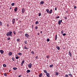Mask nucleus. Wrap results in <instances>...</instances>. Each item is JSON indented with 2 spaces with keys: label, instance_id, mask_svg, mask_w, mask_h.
I'll use <instances>...</instances> for the list:
<instances>
[{
  "label": "nucleus",
  "instance_id": "1",
  "mask_svg": "<svg viewBox=\"0 0 77 77\" xmlns=\"http://www.w3.org/2000/svg\"><path fill=\"white\" fill-rule=\"evenodd\" d=\"M6 35L7 36H12V31H10V32H8L7 34Z\"/></svg>",
  "mask_w": 77,
  "mask_h": 77
},
{
  "label": "nucleus",
  "instance_id": "2",
  "mask_svg": "<svg viewBox=\"0 0 77 77\" xmlns=\"http://www.w3.org/2000/svg\"><path fill=\"white\" fill-rule=\"evenodd\" d=\"M28 66L29 68H32V64L31 63H30L28 65Z\"/></svg>",
  "mask_w": 77,
  "mask_h": 77
},
{
  "label": "nucleus",
  "instance_id": "3",
  "mask_svg": "<svg viewBox=\"0 0 77 77\" xmlns=\"http://www.w3.org/2000/svg\"><path fill=\"white\" fill-rule=\"evenodd\" d=\"M25 36H26V38H29V37L30 36L28 34H25Z\"/></svg>",
  "mask_w": 77,
  "mask_h": 77
},
{
  "label": "nucleus",
  "instance_id": "4",
  "mask_svg": "<svg viewBox=\"0 0 77 77\" xmlns=\"http://www.w3.org/2000/svg\"><path fill=\"white\" fill-rule=\"evenodd\" d=\"M47 77H50V74H49V73H47L46 74Z\"/></svg>",
  "mask_w": 77,
  "mask_h": 77
},
{
  "label": "nucleus",
  "instance_id": "5",
  "mask_svg": "<svg viewBox=\"0 0 77 77\" xmlns=\"http://www.w3.org/2000/svg\"><path fill=\"white\" fill-rule=\"evenodd\" d=\"M12 23H13V24H15V19H13Z\"/></svg>",
  "mask_w": 77,
  "mask_h": 77
},
{
  "label": "nucleus",
  "instance_id": "6",
  "mask_svg": "<svg viewBox=\"0 0 77 77\" xmlns=\"http://www.w3.org/2000/svg\"><path fill=\"white\" fill-rule=\"evenodd\" d=\"M22 11L23 14H24V12H25V9H24V8H22Z\"/></svg>",
  "mask_w": 77,
  "mask_h": 77
},
{
  "label": "nucleus",
  "instance_id": "7",
  "mask_svg": "<svg viewBox=\"0 0 77 77\" xmlns=\"http://www.w3.org/2000/svg\"><path fill=\"white\" fill-rule=\"evenodd\" d=\"M24 62H25V61H24V60H23L22 61V62L21 63V66H23V64H24Z\"/></svg>",
  "mask_w": 77,
  "mask_h": 77
},
{
  "label": "nucleus",
  "instance_id": "8",
  "mask_svg": "<svg viewBox=\"0 0 77 77\" xmlns=\"http://www.w3.org/2000/svg\"><path fill=\"white\" fill-rule=\"evenodd\" d=\"M52 12H53V10L52 9H51V10H50V11L49 12V14H51Z\"/></svg>",
  "mask_w": 77,
  "mask_h": 77
},
{
  "label": "nucleus",
  "instance_id": "9",
  "mask_svg": "<svg viewBox=\"0 0 77 77\" xmlns=\"http://www.w3.org/2000/svg\"><path fill=\"white\" fill-rule=\"evenodd\" d=\"M42 76H43V74H42V73H40L39 75V77H42Z\"/></svg>",
  "mask_w": 77,
  "mask_h": 77
},
{
  "label": "nucleus",
  "instance_id": "10",
  "mask_svg": "<svg viewBox=\"0 0 77 77\" xmlns=\"http://www.w3.org/2000/svg\"><path fill=\"white\" fill-rule=\"evenodd\" d=\"M9 56H12V53L11 52H10L9 53Z\"/></svg>",
  "mask_w": 77,
  "mask_h": 77
},
{
  "label": "nucleus",
  "instance_id": "11",
  "mask_svg": "<svg viewBox=\"0 0 77 77\" xmlns=\"http://www.w3.org/2000/svg\"><path fill=\"white\" fill-rule=\"evenodd\" d=\"M0 52L2 54H3L4 53V51L3 50H1L0 51Z\"/></svg>",
  "mask_w": 77,
  "mask_h": 77
},
{
  "label": "nucleus",
  "instance_id": "12",
  "mask_svg": "<svg viewBox=\"0 0 77 77\" xmlns=\"http://www.w3.org/2000/svg\"><path fill=\"white\" fill-rule=\"evenodd\" d=\"M43 71H44V72H45V73L46 74H47V73H48L47 71L46 70H44Z\"/></svg>",
  "mask_w": 77,
  "mask_h": 77
},
{
  "label": "nucleus",
  "instance_id": "13",
  "mask_svg": "<svg viewBox=\"0 0 77 77\" xmlns=\"http://www.w3.org/2000/svg\"><path fill=\"white\" fill-rule=\"evenodd\" d=\"M58 24L59 25H60V24H61V22H60V20H59L58 22Z\"/></svg>",
  "mask_w": 77,
  "mask_h": 77
},
{
  "label": "nucleus",
  "instance_id": "14",
  "mask_svg": "<svg viewBox=\"0 0 77 77\" xmlns=\"http://www.w3.org/2000/svg\"><path fill=\"white\" fill-rule=\"evenodd\" d=\"M56 48L58 50H60V47H59V46H56Z\"/></svg>",
  "mask_w": 77,
  "mask_h": 77
},
{
  "label": "nucleus",
  "instance_id": "15",
  "mask_svg": "<svg viewBox=\"0 0 77 77\" xmlns=\"http://www.w3.org/2000/svg\"><path fill=\"white\" fill-rule=\"evenodd\" d=\"M14 11H18V9H17V7L16 8L14 9Z\"/></svg>",
  "mask_w": 77,
  "mask_h": 77
},
{
  "label": "nucleus",
  "instance_id": "16",
  "mask_svg": "<svg viewBox=\"0 0 77 77\" xmlns=\"http://www.w3.org/2000/svg\"><path fill=\"white\" fill-rule=\"evenodd\" d=\"M46 11L47 12V13H48V14H49V9H47L46 10Z\"/></svg>",
  "mask_w": 77,
  "mask_h": 77
},
{
  "label": "nucleus",
  "instance_id": "17",
  "mask_svg": "<svg viewBox=\"0 0 77 77\" xmlns=\"http://www.w3.org/2000/svg\"><path fill=\"white\" fill-rule=\"evenodd\" d=\"M44 3V1H42L40 2V4L41 5H43Z\"/></svg>",
  "mask_w": 77,
  "mask_h": 77
},
{
  "label": "nucleus",
  "instance_id": "18",
  "mask_svg": "<svg viewBox=\"0 0 77 77\" xmlns=\"http://www.w3.org/2000/svg\"><path fill=\"white\" fill-rule=\"evenodd\" d=\"M69 76H70V77H72V74L71 73H70L69 74Z\"/></svg>",
  "mask_w": 77,
  "mask_h": 77
},
{
  "label": "nucleus",
  "instance_id": "19",
  "mask_svg": "<svg viewBox=\"0 0 77 77\" xmlns=\"http://www.w3.org/2000/svg\"><path fill=\"white\" fill-rule=\"evenodd\" d=\"M13 69L14 70H17V68H16V67H14L13 68Z\"/></svg>",
  "mask_w": 77,
  "mask_h": 77
},
{
  "label": "nucleus",
  "instance_id": "20",
  "mask_svg": "<svg viewBox=\"0 0 77 77\" xmlns=\"http://www.w3.org/2000/svg\"><path fill=\"white\" fill-rule=\"evenodd\" d=\"M35 24H39V22L38 21H36Z\"/></svg>",
  "mask_w": 77,
  "mask_h": 77
},
{
  "label": "nucleus",
  "instance_id": "21",
  "mask_svg": "<svg viewBox=\"0 0 77 77\" xmlns=\"http://www.w3.org/2000/svg\"><path fill=\"white\" fill-rule=\"evenodd\" d=\"M30 72V70H27V73H29V72Z\"/></svg>",
  "mask_w": 77,
  "mask_h": 77
},
{
  "label": "nucleus",
  "instance_id": "22",
  "mask_svg": "<svg viewBox=\"0 0 77 77\" xmlns=\"http://www.w3.org/2000/svg\"><path fill=\"white\" fill-rule=\"evenodd\" d=\"M3 66L4 67H6V64H4L3 65Z\"/></svg>",
  "mask_w": 77,
  "mask_h": 77
},
{
  "label": "nucleus",
  "instance_id": "23",
  "mask_svg": "<svg viewBox=\"0 0 77 77\" xmlns=\"http://www.w3.org/2000/svg\"><path fill=\"white\" fill-rule=\"evenodd\" d=\"M13 33L14 35H16V32H15V31H13Z\"/></svg>",
  "mask_w": 77,
  "mask_h": 77
},
{
  "label": "nucleus",
  "instance_id": "24",
  "mask_svg": "<svg viewBox=\"0 0 77 77\" xmlns=\"http://www.w3.org/2000/svg\"><path fill=\"white\" fill-rule=\"evenodd\" d=\"M50 68H53V65H51L49 66Z\"/></svg>",
  "mask_w": 77,
  "mask_h": 77
},
{
  "label": "nucleus",
  "instance_id": "25",
  "mask_svg": "<svg viewBox=\"0 0 77 77\" xmlns=\"http://www.w3.org/2000/svg\"><path fill=\"white\" fill-rule=\"evenodd\" d=\"M17 42H20V40L19 38L17 39Z\"/></svg>",
  "mask_w": 77,
  "mask_h": 77
},
{
  "label": "nucleus",
  "instance_id": "26",
  "mask_svg": "<svg viewBox=\"0 0 77 77\" xmlns=\"http://www.w3.org/2000/svg\"><path fill=\"white\" fill-rule=\"evenodd\" d=\"M69 55H70V57H72V56H71V55H72V54H71V53L70 52H69Z\"/></svg>",
  "mask_w": 77,
  "mask_h": 77
},
{
  "label": "nucleus",
  "instance_id": "27",
  "mask_svg": "<svg viewBox=\"0 0 77 77\" xmlns=\"http://www.w3.org/2000/svg\"><path fill=\"white\" fill-rule=\"evenodd\" d=\"M15 58L16 59H19V57L18 56L16 57Z\"/></svg>",
  "mask_w": 77,
  "mask_h": 77
},
{
  "label": "nucleus",
  "instance_id": "28",
  "mask_svg": "<svg viewBox=\"0 0 77 77\" xmlns=\"http://www.w3.org/2000/svg\"><path fill=\"white\" fill-rule=\"evenodd\" d=\"M24 49H29V48H27L26 46H25L24 47Z\"/></svg>",
  "mask_w": 77,
  "mask_h": 77
},
{
  "label": "nucleus",
  "instance_id": "29",
  "mask_svg": "<svg viewBox=\"0 0 77 77\" xmlns=\"http://www.w3.org/2000/svg\"><path fill=\"white\" fill-rule=\"evenodd\" d=\"M2 22L0 21V26H2Z\"/></svg>",
  "mask_w": 77,
  "mask_h": 77
},
{
  "label": "nucleus",
  "instance_id": "30",
  "mask_svg": "<svg viewBox=\"0 0 77 77\" xmlns=\"http://www.w3.org/2000/svg\"><path fill=\"white\" fill-rule=\"evenodd\" d=\"M57 35H55V40H56L57 39Z\"/></svg>",
  "mask_w": 77,
  "mask_h": 77
},
{
  "label": "nucleus",
  "instance_id": "31",
  "mask_svg": "<svg viewBox=\"0 0 77 77\" xmlns=\"http://www.w3.org/2000/svg\"><path fill=\"white\" fill-rule=\"evenodd\" d=\"M64 77H68V75L67 74L65 75Z\"/></svg>",
  "mask_w": 77,
  "mask_h": 77
},
{
  "label": "nucleus",
  "instance_id": "32",
  "mask_svg": "<svg viewBox=\"0 0 77 77\" xmlns=\"http://www.w3.org/2000/svg\"><path fill=\"white\" fill-rule=\"evenodd\" d=\"M47 42H49V41H50V39H49V38L47 39Z\"/></svg>",
  "mask_w": 77,
  "mask_h": 77
},
{
  "label": "nucleus",
  "instance_id": "33",
  "mask_svg": "<svg viewBox=\"0 0 77 77\" xmlns=\"http://www.w3.org/2000/svg\"><path fill=\"white\" fill-rule=\"evenodd\" d=\"M31 53H32V54H35V52H34V51H32V52H31Z\"/></svg>",
  "mask_w": 77,
  "mask_h": 77
},
{
  "label": "nucleus",
  "instance_id": "34",
  "mask_svg": "<svg viewBox=\"0 0 77 77\" xmlns=\"http://www.w3.org/2000/svg\"><path fill=\"white\" fill-rule=\"evenodd\" d=\"M56 75H59V73H58V72H56Z\"/></svg>",
  "mask_w": 77,
  "mask_h": 77
},
{
  "label": "nucleus",
  "instance_id": "35",
  "mask_svg": "<svg viewBox=\"0 0 77 77\" xmlns=\"http://www.w3.org/2000/svg\"><path fill=\"white\" fill-rule=\"evenodd\" d=\"M38 26H35V29H36V30H37L38 29Z\"/></svg>",
  "mask_w": 77,
  "mask_h": 77
},
{
  "label": "nucleus",
  "instance_id": "36",
  "mask_svg": "<svg viewBox=\"0 0 77 77\" xmlns=\"http://www.w3.org/2000/svg\"><path fill=\"white\" fill-rule=\"evenodd\" d=\"M4 75H5V76H7V75H8L6 73H5L4 74Z\"/></svg>",
  "mask_w": 77,
  "mask_h": 77
},
{
  "label": "nucleus",
  "instance_id": "37",
  "mask_svg": "<svg viewBox=\"0 0 77 77\" xmlns=\"http://www.w3.org/2000/svg\"><path fill=\"white\" fill-rule=\"evenodd\" d=\"M15 5V3H12V4H11V5H12V6H14V5Z\"/></svg>",
  "mask_w": 77,
  "mask_h": 77
},
{
  "label": "nucleus",
  "instance_id": "38",
  "mask_svg": "<svg viewBox=\"0 0 77 77\" xmlns=\"http://www.w3.org/2000/svg\"><path fill=\"white\" fill-rule=\"evenodd\" d=\"M12 59L13 60V61H14V60H15L14 59V57H12Z\"/></svg>",
  "mask_w": 77,
  "mask_h": 77
},
{
  "label": "nucleus",
  "instance_id": "39",
  "mask_svg": "<svg viewBox=\"0 0 77 77\" xmlns=\"http://www.w3.org/2000/svg\"><path fill=\"white\" fill-rule=\"evenodd\" d=\"M41 13H39L38 14V16H39V17H40V16H41Z\"/></svg>",
  "mask_w": 77,
  "mask_h": 77
},
{
  "label": "nucleus",
  "instance_id": "40",
  "mask_svg": "<svg viewBox=\"0 0 77 77\" xmlns=\"http://www.w3.org/2000/svg\"><path fill=\"white\" fill-rule=\"evenodd\" d=\"M18 54V55H21V54H22V53H19Z\"/></svg>",
  "mask_w": 77,
  "mask_h": 77
},
{
  "label": "nucleus",
  "instance_id": "41",
  "mask_svg": "<svg viewBox=\"0 0 77 77\" xmlns=\"http://www.w3.org/2000/svg\"><path fill=\"white\" fill-rule=\"evenodd\" d=\"M66 35V33H64V34H63V36H65Z\"/></svg>",
  "mask_w": 77,
  "mask_h": 77
},
{
  "label": "nucleus",
  "instance_id": "42",
  "mask_svg": "<svg viewBox=\"0 0 77 77\" xmlns=\"http://www.w3.org/2000/svg\"><path fill=\"white\" fill-rule=\"evenodd\" d=\"M24 43H25V44H27V41H25L24 42Z\"/></svg>",
  "mask_w": 77,
  "mask_h": 77
},
{
  "label": "nucleus",
  "instance_id": "43",
  "mask_svg": "<svg viewBox=\"0 0 77 77\" xmlns=\"http://www.w3.org/2000/svg\"><path fill=\"white\" fill-rule=\"evenodd\" d=\"M64 18L65 19V20H66V19H67V17H64Z\"/></svg>",
  "mask_w": 77,
  "mask_h": 77
},
{
  "label": "nucleus",
  "instance_id": "44",
  "mask_svg": "<svg viewBox=\"0 0 77 77\" xmlns=\"http://www.w3.org/2000/svg\"><path fill=\"white\" fill-rule=\"evenodd\" d=\"M46 57H47V58H49V56H48V55L47 56H46Z\"/></svg>",
  "mask_w": 77,
  "mask_h": 77
},
{
  "label": "nucleus",
  "instance_id": "45",
  "mask_svg": "<svg viewBox=\"0 0 77 77\" xmlns=\"http://www.w3.org/2000/svg\"><path fill=\"white\" fill-rule=\"evenodd\" d=\"M63 31H61V33L62 34H63Z\"/></svg>",
  "mask_w": 77,
  "mask_h": 77
},
{
  "label": "nucleus",
  "instance_id": "46",
  "mask_svg": "<svg viewBox=\"0 0 77 77\" xmlns=\"http://www.w3.org/2000/svg\"><path fill=\"white\" fill-rule=\"evenodd\" d=\"M10 39H11V38H8V40H10Z\"/></svg>",
  "mask_w": 77,
  "mask_h": 77
},
{
  "label": "nucleus",
  "instance_id": "47",
  "mask_svg": "<svg viewBox=\"0 0 77 77\" xmlns=\"http://www.w3.org/2000/svg\"><path fill=\"white\" fill-rule=\"evenodd\" d=\"M59 18V16H58L57 17H56V18L57 19V18Z\"/></svg>",
  "mask_w": 77,
  "mask_h": 77
},
{
  "label": "nucleus",
  "instance_id": "48",
  "mask_svg": "<svg viewBox=\"0 0 77 77\" xmlns=\"http://www.w3.org/2000/svg\"><path fill=\"white\" fill-rule=\"evenodd\" d=\"M74 8L75 9H76V8H77V7H76V6H75L74 7Z\"/></svg>",
  "mask_w": 77,
  "mask_h": 77
},
{
  "label": "nucleus",
  "instance_id": "49",
  "mask_svg": "<svg viewBox=\"0 0 77 77\" xmlns=\"http://www.w3.org/2000/svg\"><path fill=\"white\" fill-rule=\"evenodd\" d=\"M55 11H57V8L56 7L55 8Z\"/></svg>",
  "mask_w": 77,
  "mask_h": 77
},
{
  "label": "nucleus",
  "instance_id": "50",
  "mask_svg": "<svg viewBox=\"0 0 77 77\" xmlns=\"http://www.w3.org/2000/svg\"><path fill=\"white\" fill-rule=\"evenodd\" d=\"M21 77V75H20L19 76V77Z\"/></svg>",
  "mask_w": 77,
  "mask_h": 77
},
{
  "label": "nucleus",
  "instance_id": "51",
  "mask_svg": "<svg viewBox=\"0 0 77 77\" xmlns=\"http://www.w3.org/2000/svg\"><path fill=\"white\" fill-rule=\"evenodd\" d=\"M60 22L61 23H62V20H60Z\"/></svg>",
  "mask_w": 77,
  "mask_h": 77
},
{
  "label": "nucleus",
  "instance_id": "52",
  "mask_svg": "<svg viewBox=\"0 0 77 77\" xmlns=\"http://www.w3.org/2000/svg\"><path fill=\"white\" fill-rule=\"evenodd\" d=\"M42 33V31H41L40 32V33Z\"/></svg>",
  "mask_w": 77,
  "mask_h": 77
},
{
  "label": "nucleus",
  "instance_id": "53",
  "mask_svg": "<svg viewBox=\"0 0 77 77\" xmlns=\"http://www.w3.org/2000/svg\"><path fill=\"white\" fill-rule=\"evenodd\" d=\"M38 35H39V33H38Z\"/></svg>",
  "mask_w": 77,
  "mask_h": 77
},
{
  "label": "nucleus",
  "instance_id": "54",
  "mask_svg": "<svg viewBox=\"0 0 77 77\" xmlns=\"http://www.w3.org/2000/svg\"><path fill=\"white\" fill-rule=\"evenodd\" d=\"M16 56H18V55L16 54Z\"/></svg>",
  "mask_w": 77,
  "mask_h": 77
},
{
  "label": "nucleus",
  "instance_id": "55",
  "mask_svg": "<svg viewBox=\"0 0 77 77\" xmlns=\"http://www.w3.org/2000/svg\"><path fill=\"white\" fill-rule=\"evenodd\" d=\"M63 50H65V48H63Z\"/></svg>",
  "mask_w": 77,
  "mask_h": 77
},
{
  "label": "nucleus",
  "instance_id": "56",
  "mask_svg": "<svg viewBox=\"0 0 77 77\" xmlns=\"http://www.w3.org/2000/svg\"><path fill=\"white\" fill-rule=\"evenodd\" d=\"M1 7V6L0 5V8Z\"/></svg>",
  "mask_w": 77,
  "mask_h": 77
},
{
  "label": "nucleus",
  "instance_id": "57",
  "mask_svg": "<svg viewBox=\"0 0 77 77\" xmlns=\"http://www.w3.org/2000/svg\"><path fill=\"white\" fill-rule=\"evenodd\" d=\"M10 9H11V8Z\"/></svg>",
  "mask_w": 77,
  "mask_h": 77
},
{
  "label": "nucleus",
  "instance_id": "58",
  "mask_svg": "<svg viewBox=\"0 0 77 77\" xmlns=\"http://www.w3.org/2000/svg\"><path fill=\"white\" fill-rule=\"evenodd\" d=\"M18 33H20V32H18Z\"/></svg>",
  "mask_w": 77,
  "mask_h": 77
}]
</instances>
